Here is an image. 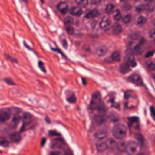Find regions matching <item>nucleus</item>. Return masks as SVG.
<instances>
[{"instance_id": "4c0bfd02", "label": "nucleus", "mask_w": 155, "mask_h": 155, "mask_svg": "<svg viewBox=\"0 0 155 155\" xmlns=\"http://www.w3.org/2000/svg\"><path fill=\"white\" fill-rule=\"evenodd\" d=\"M55 140H58L60 142V143L65 145L66 144V143L63 138L62 137H59L55 138L54 139Z\"/></svg>"}, {"instance_id": "3c124183", "label": "nucleus", "mask_w": 155, "mask_h": 155, "mask_svg": "<svg viewBox=\"0 0 155 155\" xmlns=\"http://www.w3.org/2000/svg\"><path fill=\"white\" fill-rule=\"evenodd\" d=\"M63 46L65 49H67L68 46L67 43L65 39H64L62 40Z\"/></svg>"}, {"instance_id": "79ce46f5", "label": "nucleus", "mask_w": 155, "mask_h": 155, "mask_svg": "<svg viewBox=\"0 0 155 155\" xmlns=\"http://www.w3.org/2000/svg\"><path fill=\"white\" fill-rule=\"evenodd\" d=\"M23 117L24 119L27 120V121L25 120V121L28 122L29 119H30L32 121L31 117L29 116L28 114L26 113L23 114Z\"/></svg>"}, {"instance_id": "c756f323", "label": "nucleus", "mask_w": 155, "mask_h": 155, "mask_svg": "<svg viewBox=\"0 0 155 155\" xmlns=\"http://www.w3.org/2000/svg\"><path fill=\"white\" fill-rule=\"evenodd\" d=\"M128 119L129 121L132 122L133 123H137L139 122V118L137 117H128Z\"/></svg>"}, {"instance_id": "a19ab883", "label": "nucleus", "mask_w": 155, "mask_h": 155, "mask_svg": "<svg viewBox=\"0 0 155 155\" xmlns=\"http://www.w3.org/2000/svg\"><path fill=\"white\" fill-rule=\"evenodd\" d=\"M117 14L114 16V18L117 20H119L121 17V15L118 10H117Z\"/></svg>"}, {"instance_id": "e433bc0d", "label": "nucleus", "mask_w": 155, "mask_h": 155, "mask_svg": "<svg viewBox=\"0 0 155 155\" xmlns=\"http://www.w3.org/2000/svg\"><path fill=\"white\" fill-rule=\"evenodd\" d=\"M114 7V6L111 4H110L107 5L106 8V12L109 13L112 10V9Z\"/></svg>"}, {"instance_id": "4be33fe9", "label": "nucleus", "mask_w": 155, "mask_h": 155, "mask_svg": "<svg viewBox=\"0 0 155 155\" xmlns=\"http://www.w3.org/2000/svg\"><path fill=\"white\" fill-rule=\"evenodd\" d=\"M67 101L70 103H74L76 101V98L75 94L74 93H72L71 96L66 98Z\"/></svg>"}, {"instance_id": "8fccbe9b", "label": "nucleus", "mask_w": 155, "mask_h": 155, "mask_svg": "<svg viewBox=\"0 0 155 155\" xmlns=\"http://www.w3.org/2000/svg\"><path fill=\"white\" fill-rule=\"evenodd\" d=\"M100 94L99 92L97 91L93 93L91 95L92 98H97L98 95Z\"/></svg>"}, {"instance_id": "6e6552de", "label": "nucleus", "mask_w": 155, "mask_h": 155, "mask_svg": "<svg viewBox=\"0 0 155 155\" xmlns=\"http://www.w3.org/2000/svg\"><path fill=\"white\" fill-rule=\"evenodd\" d=\"M11 140L15 142H19L21 138L20 134L19 132H15L8 134Z\"/></svg>"}, {"instance_id": "4468645a", "label": "nucleus", "mask_w": 155, "mask_h": 155, "mask_svg": "<svg viewBox=\"0 0 155 155\" xmlns=\"http://www.w3.org/2000/svg\"><path fill=\"white\" fill-rule=\"evenodd\" d=\"M94 119L97 124L101 125L105 121L102 115H95Z\"/></svg>"}, {"instance_id": "052dcab7", "label": "nucleus", "mask_w": 155, "mask_h": 155, "mask_svg": "<svg viewBox=\"0 0 155 155\" xmlns=\"http://www.w3.org/2000/svg\"><path fill=\"white\" fill-rule=\"evenodd\" d=\"M64 155H74L73 152L72 151H69L65 152Z\"/></svg>"}, {"instance_id": "f257e3e1", "label": "nucleus", "mask_w": 155, "mask_h": 155, "mask_svg": "<svg viewBox=\"0 0 155 155\" xmlns=\"http://www.w3.org/2000/svg\"><path fill=\"white\" fill-rule=\"evenodd\" d=\"M132 43V42H129V47L125 51L126 56L124 58L125 63L121 65L120 68V72L121 73H124L128 72L130 65L134 67L137 65L134 57L132 54V51L130 48V45Z\"/></svg>"}, {"instance_id": "72a5a7b5", "label": "nucleus", "mask_w": 155, "mask_h": 155, "mask_svg": "<svg viewBox=\"0 0 155 155\" xmlns=\"http://www.w3.org/2000/svg\"><path fill=\"white\" fill-rule=\"evenodd\" d=\"M4 81L6 82L8 84L10 85H14L15 84L12 80L10 78H5Z\"/></svg>"}, {"instance_id": "58836bf2", "label": "nucleus", "mask_w": 155, "mask_h": 155, "mask_svg": "<svg viewBox=\"0 0 155 155\" xmlns=\"http://www.w3.org/2000/svg\"><path fill=\"white\" fill-rule=\"evenodd\" d=\"M140 35L136 33H134L130 35V38L132 39L136 40L139 38Z\"/></svg>"}, {"instance_id": "7c9ffc66", "label": "nucleus", "mask_w": 155, "mask_h": 155, "mask_svg": "<svg viewBox=\"0 0 155 155\" xmlns=\"http://www.w3.org/2000/svg\"><path fill=\"white\" fill-rule=\"evenodd\" d=\"M61 134L57 133L54 130H49L48 131V136H60Z\"/></svg>"}, {"instance_id": "774afa93", "label": "nucleus", "mask_w": 155, "mask_h": 155, "mask_svg": "<svg viewBox=\"0 0 155 155\" xmlns=\"http://www.w3.org/2000/svg\"><path fill=\"white\" fill-rule=\"evenodd\" d=\"M130 150L132 152H134L135 151L136 148H131Z\"/></svg>"}, {"instance_id": "7ed1b4c3", "label": "nucleus", "mask_w": 155, "mask_h": 155, "mask_svg": "<svg viewBox=\"0 0 155 155\" xmlns=\"http://www.w3.org/2000/svg\"><path fill=\"white\" fill-rule=\"evenodd\" d=\"M115 141L113 139H108L105 142L96 144L97 149L98 151H103L107 149H112L113 146L116 145Z\"/></svg>"}, {"instance_id": "e2e57ef3", "label": "nucleus", "mask_w": 155, "mask_h": 155, "mask_svg": "<svg viewBox=\"0 0 155 155\" xmlns=\"http://www.w3.org/2000/svg\"><path fill=\"white\" fill-rule=\"evenodd\" d=\"M128 102H126L124 103V109H125V108H128Z\"/></svg>"}, {"instance_id": "13d9d810", "label": "nucleus", "mask_w": 155, "mask_h": 155, "mask_svg": "<svg viewBox=\"0 0 155 155\" xmlns=\"http://www.w3.org/2000/svg\"><path fill=\"white\" fill-rule=\"evenodd\" d=\"M81 79L82 84L84 85H86V80L85 78L81 77Z\"/></svg>"}, {"instance_id": "bb28decb", "label": "nucleus", "mask_w": 155, "mask_h": 155, "mask_svg": "<svg viewBox=\"0 0 155 155\" xmlns=\"http://www.w3.org/2000/svg\"><path fill=\"white\" fill-rule=\"evenodd\" d=\"M38 66L41 70L44 73H46V70L44 65V63L41 61H38Z\"/></svg>"}, {"instance_id": "2eb2a0df", "label": "nucleus", "mask_w": 155, "mask_h": 155, "mask_svg": "<svg viewBox=\"0 0 155 155\" xmlns=\"http://www.w3.org/2000/svg\"><path fill=\"white\" fill-rule=\"evenodd\" d=\"M9 142L7 140L6 137H0V146L4 147H8L9 146Z\"/></svg>"}, {"instance_id": "49530a36", "label": "nucleus", "mask_w": 155, "mask_h": 155, "mask_svg": "<svg viewBox=\"0 0 155 155\" xmlns=\"http://www.w3.org/2000/svg\"><path fill=\"white\" fill-rule=\"evenodd\" d=\"M90 13L92 14L93 17L97 16L99 15L98 11L97 10H93L90 11Z\"/></svg>"}, {"instance_id": "c9c22d12", "label": "nucleus", "mask_w": 155, "mask_h": 155, "mask_svg": "<svg viewBox=\"0 0 155 155\" xmlns=\"http://www.w3.org/2000/svg\"><path fill=\"white\" fill-rule=\"evenodd\" d=\"M150 109L151 115L153 117L154 120L155 121V109L153 106H151Z\"/></svg>"}, {"instance_id": "680f3d73", "label": "nucleus", "mask_w": 155, "mask_h": 155, "mask_svg": "<svg viewBox=\"0 0 155 155\" xmlns=\"http://www.w3.org/2000/svg\"><path fill=\"white\" fill-rule=\"evenodd\" d=\"M133 123L132 122L129 121V122L128 123V125L129 127V129L132 126Z\"/></svg>"}, {"instance_id": "338daca9", "label": "nucleus", "mask_w": 155, "mask_h": 155, "mask_svg": "<svg viewBox=\"0 0 155 155\" xmlns=\"http://www.w3.org/2000/svg\"><path fill=\"white\" fill-rule=\"evenodd\" d=\"M135 128L136 130H139V125L138 124L135 127Z\"/></svg>"}, {"instance_id": "cd10ccee", "label": "nucleus", "mask_w": 155, "mask_h": 155, "mask_svg": "<svg viewBox=\"0 0 155 155\" xmlns=\"http://www.w3.org/2000/svg\"><path fill=\"white\" fill-rule=\"evenodd\" d=\"M131 19V15L130 14H127L125 15L122 18L123 22L125 24L129 22Z\"/></svg>"}, {"instance_id": "a878e982", "label": "nucleus", "mask_w": 155, "mask_h": 155, "mask_svg": "<svg viewBox=\"0 0 155 155\" xmlns=\"http://www.w3.org/2000/svg\"><path fill=\"white\" fill-rule=\"evenodd\" d=\"M112 59L115 61H118L120 59V54L119 52H115L113 53L112 56Z\"/></svg>"}, {"instance_id": "a211bd4d", "label": "nucleus", "mask_w": 155, "mask_h": 155, "mask_svg": "<svg viewBox=\"0 0 155 155\" xmlns=\"http://www.w3.org/2000/svg\"><path fill=\"white\" fill-rule=\"evenodd\" d=\"M122 29L120 25L118 22H116L113 26V32L114 33L117 34L122 31Z\"/></svg>"}, {"instance_id": "603ef678", "label": "nucleus", "mask_w": 155, "mask_h": 155, "mask_svg": "<svg viewBox=\"0 0 155 155\" xmlns=\"http://www.w3.org/2000/svg\"><path fill=\"white\" fill-rule=\"evenodd\" d=\"M23 44L24 46L28 50L30 51H33V49L31 48L28 45H27L25 41H23Z\"/></svg>"}, {"instance_id": "1a4fd4ad", "label": "nucleus", "mask_w": 155, "mask_h": 155, "mask_svg": "<svg viewBox=\"0 0 155 155\" xmlns=\"http://www.w3.org/2000/svg\"><path fill=\"white\" fill-rule=\"evenodd\" d=\"M10 117V114L6 111L0 113V122H3L9 119Z\"/></svg>"}, {"instance_id": "c03bdc74", "label": "nucleus", "mask_w": 155, "mask_h": 155, "mask_svg": "<svg viewBox=\"0 0 155 155\" xmlns=\"http://www.w3.org/2000/svg\"><path fill=\"white\" fill-rule=\"evenodd\" d=\"M111 107H114L118 110H120V105L119 103H114L111 105Z\"/></svg>"}, {"instance_id": "b1692460", "label": "nucleus", "mask_w": 155, "mask_h": 155, "mask_svg": "<svg viewBox=\"0 0 155 155\" xmlns=\"http://www.w3.org/2000/svg\"><path fill=\"white\" fill-rule=\"evenodd\" d=\"M147 21L146 18L142 16H140L137 19V23L139 25H143L146 23Z\"/></svg>"}, {"instance_id": "dca6fc26", "label": "nucleus", "mask_w": 155, "mask_h": 155, "mask_svg": "<svg viewBox=\"0 0 155 155\" xmlns=\"http://www.w3.org/2000/svg\"><path fill=\"white\" fill-rule=\"evenodd\" d=\"M64 26L71 25L74 22L73 19L70 16L66 17L64 19L63 21Z\"/></svg>"}, {"instance_id": "bf43d9fd", "label": "nucleus", "mask_w": 155, "mask_h": 155, "mask_svg": "<svg viewBox=\"0 0 155 155\" xmlns=\"http://www.w3.org/2000/svg\"><path fill=\"white\" fill-rule=\"evenodd\" d=\"M129 95L127 94L126 92H124V99H127L129 98Z\"/></svg>"}, {"instance_id": "6ab92c4d", "label": "nucleus", "mask_w": 155, "mask_h": 155, "mask_svg": "<svg viewBox=\"0 0 155 155\" xmlns=\"http://www.w3.org/2000/svg\"><path fill=\"white\" fill-rule=\"evenodd\" d=\"M32 121H31L30 119H29L28 122L23 121L22 125L19 131L18 132H19V133L20 134V133L22 132L27 130V129H26L25 127V126L28 125L31 123Z\"/></svg>"}, {"instance_id": "a18cd8bd", "label": "nucleus", "mask_w": 155, "mask_h": 155, "mask_svg": "<svg viewBox=\"0 0 155 155\" xmlns=\"http://www.w3.org/2000/svg\"><path fill=\"white\" fill-rule=\"evenodd\" d=\"M154 50L149 51L147 52L145 55V57L146 58H148L150 56H152L154 54Z\"/></svg>"}, {"instance_id": "423d86ee", "label": "nucleus", "mask_w": 155, "mask_h": 155, "mask_svg": "<svg viewBox=\"0 0 155 155\" xmlns=\"http://www.w3.org/2000/svg\"><path fill=\"white\" fill-rule=\"evenodd\" d=\"M127 81L136 83L137 86H142L143 84L142 80L138 75L134 74L131 75L128 78Z\"/></svg>"}, {"instance_id": "9b49d317", "label": "nucleus", "mask_w": 155, "mask_h": 155, "mask_svg": "<svg viewBox=\"0 0 155 155\" xmlns=\"http://www.w3.org/2000/svg\"><path fill=\"white\" fill-rule=\"evenodd\" d=\"M110 23V21L109 19L106 18L105 17H104L102 19L101 21L100 22V27L101 29L104 28L107 26H109Z\"/></svg>"}, {"instance_id": "5701e85b", "label": "nucleus", "mask_w": 155, "mask_h": 155, "mask_svg": "<svg viewBox=\"0 0 155 155\" xmlns=\"http://www.w3.org/2000/svg\"><path fill=\"white\" fill-rule=\"evenodd\" d=\"M77 4L81 7H85L88 3V0H75Z\"/></svg>"}, {"instance_id": "473e14b6", "label": "nucleus", "mask_w": 155, "mask_h": 155, "mask_svg": "<svg viewBox=\"0 0 155 155\" xmlns=\"http://www.w3.org/2000/svg\"><path fill=\"white\" fill-rule=\"evenodd\" d=\"M68 6V5L65 2H61L57 5V8L58 9H60V7L61 8H64L66 7H67Z\"/></svg>"}, {"instance_id": "39448f33", "label": "nucleus", "mask_w": 155, "mask_h": 155, "mask_svg": "<svg viewBox=\"0 0 155 155\" xmlns=\"http://www.w3.org/2000/svg\"><path fill=\"white\" fill-rule=\"evenodd\" d=\"M147 41L145 38L141 37L139 40V43L135 46L134 48V52L137 54H141L143 51L141 48V46L145 44Z\"/></svg>"}, {"instance_id": "09e8293b", "label": "nucleus", "mask_w": 155, "mask_h": 155, "mask_svg": "<svg viewBox=\"0 0 155 155\" xmlns=\"http://www.w3.org/2000/svg\"><path fill=\"white\" fill-rule=\"evenodd\" d=\"M61 152L58 151H51L50 152L48 155H60Z\"/></svg>"}, {"instance_id": "9d476101", "label": "nucleus", "mask_w": 155, "mask_h": 155, "mask_svg": "<svg viewBox=\"0 0 155 155\" xmlns=\"http://www.w3.org/2000/svg\"><path fill=\"white\" fill-rule=\"evenodd\" d=\"M115 143L116 145L113 146V148L112 149L117 147V149L120 151L124 152L126 150V146L124 142H119L118 143H117L115 142Z\"/></svg>"}, {"instance_id": "412c9836", "label": "nucleus", "mask_w": 155, "mask_h": 155, "mask_svg": "<svg viewBox=\"0 0 155 155\" xmlns=\"http://www.w3.org/2000/svg\"><path fill=\"white\" fill-rule=\"evenodd\" d=\"M5 56L7 60H9L12 63H16L18 64V60L16 58L12 56H10V55L5 54Z\"/></svg>"}, {"instance_id": "0eeeda50", "label": "nucleus", "mask_w": 155, "mask_h": 155, "mask_svg": "<svg viewBox=\"0 0 155 155\" xmlns=\"http://www.w3.org/2000/svg\"><path fill=\"white\" fill-rule=\"evenodd\" d=\"M154 9V7L150 6L149 4L146 5H140L136 7L135 11L137 12H140L141 11L145 10L148 11H152Z\"/></svg>"}, {"instance_id": "f03ea898", "label": "nucleus", "mask_w": 155, "mask_h": 155, "mask_svg": "<svg viewBox=\"0 0 155 155\" xmlns=\"http://www.w3.org/2000/svg\"><path fill=\"white\" fill-rule=\"evenodd\" d=\"M87 109L88 110H95L98 112H104L107 110V109L104 102L99 99L98 103L95 102L93 99H91L89 105L87 106Z\"/></svg>"}, {"instance_id": "2f4dec72", "label": "nucleus", "mask_w": 155, "mask_h": 155, "mask_svg": "<svg viewBox=\"0 0 155 155\" xmlns=\"http://www.w3.org/2000/svg\"><path fill=\"white\" fill-rule=\"evenodd\" d=\"M50 49L52 51H56L57 53L60 54L63 57L65 58L66 59H67V57L63 53L62 51L59 49L58 48H52L50 44L49 45Z\"/></svg>"}, {"instance_id": "864d4df0", "label": "nucleus", "mask_w": 155, "mask_h": 155, "mask_svg": "<svg viewBox=\"0 0 155 155\" xmlns=\"http://www.w3.org/2000/svg\"><path fill=\"white\" fill-rule=\"evenodd\" d=\"M149 67L152 70L155 69V64L151 63L148 64Z\"/></svg>"}, {"instance_id": "f8f14e48", "label": "nucleus", "mask_w": 155, "mask_h": 155, "mask_svg": "<svg viewBox=\"0 0 155 155\" xmlns=\"http://www.w3.org/2000/svg\"><path fill=\"white\" fill-rule=\"evenodd\" d=\"M77 7H73L70 10V12L73 15L77 16H80L83 13V11L80 9L77 10Z\"/></svg>"}, {"instance_id": "f3484780", "label": "nucleus", "mask_w": 155, "mask_h": 155, "mask_svg": "<svg viewBox=\"0 0 155 155\" xmlns=\"http://www.w3.org/2000/svg\"><path fill=\"white\" fill-rule=\"evenodd\" d=\"M21 118V116L18 114L13 117L12 120V122L14 123V125L12 126L13 128H16V127Z\"/></svg>"}, {"instance_id": "0e129e2a", "label": "nucleus", "mask_w": 155, "mask_h": 155, "mask_svg": "<svg viewBox=\"0 0 155 155\" xmlns=\"http://www.w3.org/2000/svg\"><path fill=\"white\" fill-rule=\"evenodd\" d=\"M45 120L47 123L48 124H49L50 123V120L48 117H46L45 119Z\"/></svg>"}, {"instance_id": "37998d69", "label": "nucleus", "mask_w": 155, "mask_h": 155, "mask_svg": "<svg viewBox=\"0 0 155 155\" xmlns=\"http://www.w3.org/2000/svg\"><path fill=\"white\" fill-rule=\"evenodd\" d=\"M61 13L65 14L68 10V6L67 7H64V8H62L61 9H58Z\"/></svg>"}, {"instance_id": "393cba45", "label": "nucleus", "mask_w": 155, "mask_h": 155, "mask_svg": "<svg viewBox=\"0 0 155 155\" xmlns=\"http://www.w3.org/2000/svg\"><path fill=\"white\" fill-rule=\"evenodd\" d=\"M135 137L140 142L141 146H142L143 144V135L140 133H136L135 134Z\"/></svg>"}, {"instance_id": "4d7b16f0", "label": "nucleus", "mask_w": 155, "mask_h": 155, "mask_svg": "<svg viewBox=\"0 0 155 155\" xmlns=\"http://www.w3.org/2000/svg\"><path fill=\"white\" fill-rule=\"evenodd\" d=\"M85 17L87 18L93 17L92 15V14H91L90 12L86 14Z\"/></svg>"}, {"instance_id": "69168bd1", "label": "nucleus", "mask_w": 155, "mask_h": 155, "mask_svg": "<svg viewBox=\"0 0 155 155\" xmlns=\"http://www.w3.org/2000/svg\"><path fill=\"white\" fill-rule=\"evenodd\" d=\"M118 120V119L117 118H115L114 119H111V120L112 122L114 123H115Z\"/></svg>"}, {"instance_id": "aec40b11", "label": "nucleus", "mask_w": 155, "mask_h": 155, "mask_svg": "<svg viewBox=\"0 0 155 155\" xmlns=\"http://www.w3.org/2000/svg\"><path fill=\"white\" fill-rule=\"evenodd\" d=\"M65 30L68 35H72L74 32V29L71 25L64 26Z\"/></svg>"}, {"instance_id": "5fc2aeb1", "label": "nucleus", "mask_w": 155, "mask_h": 155, "mask_svg": "<svg viewBox=\"0 0 155 155\" xmlns=\"http://www.w3.org/2000/svg\"><path fill=\"white\" fill-rule=\"evenodd\" d=\"M14 110L16 114H18L21 111V110L20 108L16 107H14Z\"/></svg>"}, {"instance_id": "6e6d98bb", "label": "nucleus", "mask_w": 155, "mask_h": 155, "mask_svg": "<svg viewBox=\"0 0 155 155\" xmlns=\"http://www.w3.org/2000/svg\"><path fill=\"white\" fill-rule=\"evenodd\" d=\"M46 142V139L45 137L42 138L41 142V146L42 147H43L44 146V145L45 143Z\"/></svg>"}, {"instance_id": "20e7f679", "label": "nucleus", "mask_w": 155, "mask_h": 155, "mask_svg": "<svg viewBox=\"0 0 155 155\" xmlns=\"http://www.w3.org/2000/svg\"><path fill=\"white\" fill-rule=\"evenodd\" d=\"M113 135L117 138H121L125 136L126 134L125 127L119 124L115 126L113 130Z\"/></svg>"}, {"instance_id": "ddd939ff", "label": "nucleus", "mask_w": 155, "mask_h": 155, "mask_svg": "<svg viewBox=\"0 0 155 155\" xmlns=\"http://www.w3.org/2000/svg\"><path fill=\"white\" fill-rule=\"evenodd\" d=\"M63 145L60 144L58 141L51 143L49 146V148L51 149H62L63 148Z\"/></svg>"}, {"instance_id": "de8ad7c7", "label": "nucleus", "mask_w": 155, "mask_h": 155, "mask_svg": "<svg viewBox=\"0 0 155 155\" xmlns=\"http://www.w3.org/2000/svg\"><path fill=\"white\" fill-rule=\"evenodd\" d=\"M98 23L95 20H93L91 24V25L92 28L93 29L96 26L98 25Z\"/></svg>"}, {"instance_id": "ea45409f", "label": "nucleus", "mask_w": 155, "mask_h": 155, "mask_svg": "<svg viewBox=\"0 0 155 155\" xmlns=\"http://www.w3.org/2000/svg\"><path fill=\"white\" fill-rule=\"evenodd\" d=\"M107 49L106 48L101 49L97 51V53L99 54L100 56H102L104 55L106 52Z\"/></svg>"}, {"instance_id": "f704fd0d", "label": "nucleus", "mask_w": 155, "mask_h": 155, "mask_svg": "<svg viewBox=\"0 0 155 155\" xmlns=\"http://www.w3.org/2000/svg\"><path fill=\"white\" fill-rule=\"evenodd\" d=\"M149 37L154 38V41L155 42V29H152L150 30L149 32Z\"/></svg>"}, {"instance_id": "c85d7f7f", "label": "nucleus", "mask_w": 155, "mask_h": 155, "mask_svg": "<svg viewBox=\"0 0 155 155\" xmlns=\"http://www.w3.org/2000/svg\"><path fill=\"white\" fill-rule=\"evenodd\" d=\"M109 96L110 97L109 100L107 101V103L110 102L111 103L113 104L115 103L114 100L115 99V94L114 93H111L109 94Z\"/></svg>"}]
</instances>
